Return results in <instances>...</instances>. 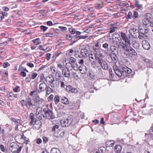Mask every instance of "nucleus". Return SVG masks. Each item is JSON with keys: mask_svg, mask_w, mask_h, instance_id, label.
Masks as SVG:
<instances>
[{"mask_svg": "<svg viewBox=\"0 0 153 153\" xmlns=\"http://www.w3.org/2000/svg\"><path fill=\"white\" fill-rule=\"evenodd\" d=\"M121 36L124 42H120V45L123 49L126 50L127 51L128 45L130 44V40L124 33L121 32Z\"/></svg>", "mask_w": 153, "mask_h": 153, "instance_id": "f257e3e1", "label": "nucleus"}, {"mask_svg": "<svg viewBox=\"0 0 153 153\" xmlns=\"http://www.w3.org/2000/svg\"><path fill=\"white\" fill-rule=\"evenodd\" d=\"M43 111L44 112V113L42 114L43 117L49 120L54 119L55 118V115L52 111L48 108H43Z\"/></svg>", "mask_w": 153, "mask_h": 153, "instance_id": "f03ea898", "label": "nucleus"}, {"mask_svg": "<svg viewBox=\"0 0 153 153\" xmlns=\"http://www.w3.org/2000/svg\"><path fill=\"white\" fill-rule=\"evenodd\" d=\"M10 149L13 153H19L22 149V147H19L18 146L16 143L13 142L10 145Z\"/></svg>", "mask_w": 153, "mask_h": 153, "instance_id": "7ed1b4c3", "label": "nucleus"}, {"mask_svg": "<svg viewBox=\"0 0 153 153\" xmlns=\"http://www.w3.org/2000/svg\"><path fill=\"white\" fill-rule=\"evenodd\" d=\"M73 121V120L72 118L68 117L66 119L61 121V124L63 127L68 126L72 123Z\"/></svg>", "mask_w": 153, "mask_h": 153, "instance_id": "20e7f679", "label": "nucleus"}, {"mask_svg": "<svg viewBox=\"0 0 153 153\" xmlns=\"http://www.w3.org/2000/svg\"><path fill=\"white\" fill-rule=\"evenodd\" d=\"M95 59L96 62L94 65L95 68L96 67L98 68L105 61L104 59L99 57H96Z\"/></svg>", "mask_w": 153, "mask_h": 153, "instance_id": "39448f33", "label": "nucleus"}, {"mask_svg": "<svg viewBox=\"0 0 153 153\" xmlns=\"http://www.w3.org/2000/svg\"><path fill=\"white\" fill-rule=\"evenodd\" d=\"M26 107L28 109L32 110L33 107L35 105V104L32 103L31 101V100L29 96L27 97V98L26 99Z\"/></svg>", "mask_w": 153, "mask_h": 153, "instance_id": "423d86ee", "label": "nucleus"}, {"mask_svg": "<svg viewBox=\"0 0 153 153\" xmlns=\"http://www.w3.org/2000/svg\"><path fill=\"white\" fill-rule=\"evenodd\" d=\"M62 74L63 76L70 78L71 77V73L69 70L67 68H64L62 70Z\"/></svg>", "mask_w": 153, "mask_h": 153, "instance_id": "0eeeda50", "label": "nucleus"}, {"mask_svg": "<svg viewBox=\"0 0 153 153\" xmlns=\"http://www.w3.org/2000/svg\"><path fill=\"white\" fill-rule=\"evenodd\" d=\"M129 32L131 35L134 38L137 37L139 32V30L135 28H133L129 30Z\"/></svg>", "mask_w": 153, "mask_h": 153, "instance_id": "6e6552de", "label": "nucleus"}, {"mask_svg": "<svg viewBox=\"0 0 153 153\" xmlns=\"http://www.w3.org/2000/svg\"><path fill=\"white\" fill-rule=\"evenodd\" d=\"M46 81H48L50 84L51 87L53 88V82L54 81V78L52 75H50L47 76L46 78Z\"/></svg>", "mask_w": 153, "mask_h": 153, "instance_id": "1a4fd4ad", "label": "nucleus"}, {"mask_svg": "<svg viewBox=\"0 0 153 153\" xmlns=\"http://www.w3.org/2000/svg\"><path fill=\"white\" fill-rule=\"evenodd\" d=\"M134 6H136V10H137L140 11L143 9V6L141 4H140L138 0H134Z\"/></svg>", "mask_w": 153, "mask_h": 153, "instance_id": "9d476101", "label": "nucleus"}, {"mask_svg": "<svg viewBox=\"0 0 153 153\" xmlns=\"http://www.w3.org/2000/svg\"><path fill=\"white\" fill-rule=\"evenodd\" d=\"M66 90L70 93H76L77 91L76 88H74L70 85L66 86Z\"/></svg>", "mask_w": 153, "mask_h": 153, "instance_id": "9b49d317", "label": "nucleus"}, {"mask_svg": "<svg viewBox=\"0 0 153 153\" xmlns=\"http://www.w3.org/2000/svg\"><path fill=\"white\" fill-rule=\"evenodd\" d=\"M88 55L89 60L91 63V66L95 68L94 65L96 62V59L94 58L93 54H90Z\"/></svg>", "mask_w": 153, "mask_h": 153, "instance_id": "f8f14e48", "label": "nucleus"}, {"mask_svg": "<svg viewBox=\"0 0 153 153\" xmlns=\"http://www.w3.org/2000/svg\"><path fill=\"white\" fill-rule=\"evenodd\" d=\"M113 68L116 75L118 76H121L123 73V71H122V70H120L117 68V66H114Z\"/></svg>", "mask_w": 153, "mask_h": 153, "instance_id": "ddd939ff", "label": "nucleus"}, {"mask_svg": "<svg viewBox=\"0 0 153 153\" xmlns=\"http://www.w3.org/2000/svg\"><path fill=\"white\" fill-rule=\"evenodd\" d=\"M142 45L143 48L145 50H149L150 48L149 43L146 40H145L142 41Z\"/></svg>", "mask_w": 153, "mask_h": 153, "instance_id": "4468645a", "label": "nucleus"}, {"mask_svg": "<svg viewBox=\"0 0 153 153\" xmlns=\"http://www.w3.org/2000/svg\"><path fill=\"white\" fill-rule=\"evenodd\" d=\"M78 69L80 73L82 74H85L87 73V67L83 65L80 66Z\"/></svg>", "mask_w": 153, "mask_h": 153, "instance_id": "2eb2a0df", "label": "nucleus"}, {"mask_svg": "<svg viewBox=\"0 0 153 153\" xmlns=\"http://www.w3.org/2000/svg\"><path fill=\"white\" fill-rule=\"evenodd\" d=\"M47 87V85L45 83L42 82L39 85V89L40 91H39L38 93H40V92L45 90Z\"/></svg>", "mask_w": 153, "mask_h": 153, "instance_id": "dca6fc26", "label": "nucleus"}, {"mask_svg": "<svg viewBox=\"0 0 153 153\" xmlns=\"http://www.w3.org/2000/svg\"><path fill=\"white\" fill-rule=\"evenodd\" d=\"M139 28L140 33H143L145 34L148 32V29L146 27H143L142 28H140V26H139Z\"/></svg>", "mask_w": 153, "mask_h": 153, "instance_id": "f3484780", "label": "nucleus"}, {"mask_svg": "<svg viewBox=\"0 0 153 153\" xmlns=\"http://www.w3.org/2000/svg\"><path fill=\"white\" fill-rule=\"evenodd\" d=\"M80 54L83 56L85 57L87 56L89 54V51L88 49L83 48L81 49L80 51Z\"/></svg>", "mask_w": 153, "mask_h": 153, "instance_id": "a211bd4d", "label": "nucleus"}, {"mask_svg": "<svg viewBox=\"0 0 153 153\" xmlns=\"http://www.w3.org/2000/svg\"><path fill=\"white\" fill-rule=\"evenodd\" d=\"M55 76L56 79H57L58 81L61 80V79H63V80H64L65 79L64 77H63L62 76L61 73L60 71L56 72L55 75Z\"/></svg>", "mask_w": 153, "mask_h": 153, "instance_id": "6ab92c4d", "label": "nucleus"}, {"mask_svg": "<svg viewBox=\"0 0 153 153\" xmlns=\"http://www.w3.org/2000/svg\"><path fill=\"white\" fill-rule=\"evenodd\" d=\"M63 79H62L61 80L58 81L57 84L56 85V87H58L59 85V83L60 84V87L61 88H64L66 86L64 82H63Z\"/></svg>", "mask_w": 153, "mask_h": 153, "instance_id": "aec40b11", "label": "nucleus"}, {"mask_svg": "<svg viewBox=\"0 0 153 153\" xmlns=\"http://www.w3.org/2000/svg\"><path fill=\"white\" fill-rule=\"evenodd\" d=\"M43 114H42L41 112L39 111H38V109H37L36 111V117L39 120H42V116H43Z\"/></svg>", "mask_w": 153, "mask_h": 153, "instance_id": "412c9836", "label": "nucleus"}, {"mask_svg": "<svg viewBox=\"0 0 153 153\" xmlns=\"http://www.w3.org/2000/svg\"><path fill=\"white\" fill-rule=\"evenodd\" d=\"M122 68L123 70L122 71H123V72H125L126 73L129 74L131 73L132 71V70L131 69L126 66L122 67Z\"/></svg>", "mask_w": 153, "mask_h": 153, "instance_id": "4be33fe9", "label": "nucleus"}, {"mask_svg": "<svg viewBox=\"0 0 153 153\" xmlns=\"http://www.w3.org/2000/svg\"><path fill=\"white\" fill-rule=\"evenodd\" d=\"M114 148L116 153H120L122 149V147L120 145H117L115 146Z\"/></svg>", "mask_w": 153, "mask_h": 153, "instance_id": "5701e85b", "label": "nucleus"}, {"mask_svg": "<svg viewBox=\"0 0 153 153\" xmlns=\"http://www.w3.org/2000/svg\"><path fill=\"white\" fill-rule=\"evenodd\" d=\"M133 47L136 49H138L140 47L139 43L136 41H133Z\"/></svg>", "mask_w": 153, "mask_h": 153, "instance_id": "b1692460", "label": "nucleus"}, {"mask_svg": "<svg viewBox=\"0 0 153 153\" xmlns=\"http://www.w3.org/2000/svg\"><path fill=\"white\" fill-rule=\"evenodd\" d=\"M93 48L95 52V58L96 57H98V55L101 52L100 49V48H96L94 47Z\"/></svg>", "mask_w": 153, "mask_h": 153, "instance_id": "393cba45", "label": "nucleus"}, {"mask_svg": "<svg viewBox=\"0 0 153 153\" xmlns=\"http://www.w3.org/2000/svg\"><path fill=\"white\" fill-rule=\"evenodd\" d=\"M103 70H107L108 68V66L107 63L106 61H105L103 63H102L100 66Z\"/></svg>", "mask_w": 153, "mask_h": 153, "instance_id": "a878e982", "label": "nucleus"}, {"mask_svg": "<svg viewBox=\"0 0 153 153\" xmlns=\"http://www.w3.org/2000/svg\"><path fill=\"white\" fill-rule=\"evenodd\" d=\"M150 19L149 18L145 17L143 20L142 22L144 25H146L149 24L150 22Z\"/></svg>", "mask_w": 153, "mask_h": 153, "instance_id": "bb28decb", "label": "nucleus"}, {"mask_svg": "<svg viewBox=\"0 0 153 153\" xmlns=\"http://www.w3.org/2000/svg\"><path fill=\"white\" fill-rule=\"evenodd\" d=\"M106 149L103 147H101L99 148L96 153H104V152L105 150Z\"/></svg>", "mask_w": 153, "mask_h": 153, "instance_id": "cd10ccee", "label": "nucleus"}, {"mask_svg": "<svg viewBox=\"0 0 153 153\" xmlns=\"http://www.w3.org/2000/svg\"><path fill=\"white\" fill-rule=\"evenodd\" d=\"M61 102L64 104H68V100L67 98L64 97L61 99Z\"/></svg>", "mask_w": 153, "mask_h": 153, "instance_id": "c85d7f7f", "label": "nucleus"}, {"mask_svg": "<svg viewBox=\"0 0 153 153\" xmlns=\"http://www.w3.org/2000/svg\"><path fill=\"white\" fill-rule=\"evenodd\" d=\"M51 153H61V152L59 149L53 148L51 150Z\"/></svg>", "mask_w": 153, "mask_h": 153, "instance_id": "c756f323", "label": "nucleus"}, {"mask_svg": "<svg viewBox=\"0 0 153 153\" xmlns=\"http://www.w3.org/2000/svg\"><path fill=\"white\" fill-rule=\"evenodd\" d=\"M74 38H75L77 40H79L80 39H85L87 38L88 37V36H82L81 35L80 36H74Z\"/></svg>", "mask_w": 153, "mask_h": 153, "instance_id": "7c9ffc66", "label": "nucleus"}, {"mask_svg": "<svg viewBox=\"0 0 153 153\" xmlns=\"http://www.w3.org/2000/svg\"><path fill=\"white\" fill-rule=\"evenodd\" d=\"M32 42H33L34 44L36 45H37L41 43V41L39 38L33 40Z\"/></svg>", "mask_w": 153, "mask_h": 153, "instance_id": "2f4dec72", "label": "nucleus"}, {"mask_svg": "<svg viewBox=\"0 0 153 153\" xmlns=\"http://www.w3.org/2000/svg\"><path fill=\"white\" fill-rule=\"evenodd\" d=\"M71 65V67L74 70L76 71L78 70L79 68V66H78V64H77V63L73 64Z\"/></svg>", "mask_w": 153, "mask_h": 153, "instance_id": "473e14b6", "label": "nucleus"}, {"mask_svg": "<svg viewBox=\"0 0 153 153\" xmlns=\"http://www.w3.org/2000/svg\"><path fill=\"white\" fill-rule=\"evenodd\" d=\"M76 63V59L75 58L71 57L70 58L69 63L71 65L73 64Z\"/></svg>", "mask_w": 153, "mask_h": 153, "instance_id": "72a5a7b5", "label": "nucleus"}, {"mask_svg": "<svg viewBox=\"0 0 153 153\" xmlns=\"http://www.w3.org/2000/svg\"><path fill=\"white\" fill-rule=\"evenodd\" d=\"M29 117L31 120L34 121V122H36V118L34 117V114L33 113H31L29 115Z\"/></svg>", "mask_w": 153, "mask_h": 153, "instance_id": "f704fd0d", "label": "nucleus"}, {"mask_svg": "<svg viewBox=\"0 0 153 153\" xmlns=\"http://www.w3.org/2000/svg\"><path fill=\"white\" fill-rule=\"evenodd\" d=\"M129 53L130 54H131L133 56H136L137 53L132 48H131L129 50Z\"/></svg>", "mask_w": 153, "mask_h": 153, "instance_id": "c9c22d12", "label": "nucleus"}, {"mask_svg": "<svg viewBox=\"0 0 153 153\" xmlns=\"http://www.w3.org/2000/svg\"><path fill=\"white\" fill-rule=\"evenodd\" d=\"M13 94L11 93H9L7 94V96L8 98L10 100H14L13 97Z\"/></svg>", "mask_w": 153, "mask_h": 153, "instance_id": "e433bc0d", "label": "nucleus"}, {"mask_svg": "<svg viewBox=\"0 0 153 153\" xmlns=\"http://www.w3.org/2000/svg\"><path fill=\"white\" fill-rule=\"evenodd\" d=\"M54 102L56 104H57L59 101V98L58 96L56 95L54 99Z\"/></svg>", "mask_w": 153, "mask_h": 153, "instance_id": "4c0bfd02", "label": "nucleus"}, {"mask_svg": "<svg viewBox=\"0 0 153 153\" xmlns=\"http://www.w3.org/2000/svg\"><path fill=\"white\" fill-rule=\"evenodd\" d=\"M146 34L143 33H140L139 32L138 36L140 39H142L145 38V37H146Z\"/></svg>", "mask_w": 153, "mask_h": 153, "instance_id": "58836bf2", "label": "nucleus"}, {"mask_svg": "<svg viewBox=\"0 0 153 153\" xmlns=\"http://www.w3.org/2000/svg\"><path fill=\"white\" fill-rule=\"evenodd\" d=\"M34 104H35V105L37 104H39L41 102V100L38 98H36L34 99Z\"/></svg>", "mask_w": 153, "mask_h": 153, "instance_id": "ea45409f", "label": "nucleus"}, {"mask_svg": "<svg viewBox=\"0 0 153 153\" xmlns=\"http://www.w3.org/2000/svg\"><path fill=\"white\" fill-rule=\"evenodd\" d=\"M103 47L105 49V51H108L109 50L108 45V44L105 43L102 45Z\"/></svg>", "mask_w": 153, "mask_h": 153, "instance_id": "a19ab883", "label": "nucleus"}, {"mask_svg": "<svg viewBox=\"0 0 153 153\" xmlns=\"http://www.w3.org/2000/svg\"><path fill=\"white\" fill-rule=\"evenodd\" d=\"M57 133L61 137L63 136L64 134V132L63 130H59L57 131Z\"/></svg>", "mask_w": 153, "mask_h": 153, "instance_id": "79ce46f5", "label": "nucleus"}, {"mask_svg": "<svg viewBox=\"0 0 153 153\" xmlns=\"http://www.w3.org/2000/svg\"><path fill=\"white\" fill-rule=\"evenodd\" d=\"M147 65L150 67H153V61L151 60H149V62L147 63Z\"/></svg>", "mask_w": 153, "mask_h": 153, "instance_id": "37998d69", "label": "nucleus"}, {"mask_svg": "<svg viewBox=\"0 0 153 153\" xmlns=\"http://www.w3.org/2000/svg\"><path fill=\"white\" fill-rule=\"evenodd\" d=\"M59 128V126L58 125H56L54 126L52 129V131L53 132H55L56 131V129H58Z\"/></svg>", "mask_w": 153, "mask_h": 153, "instance_id": "c03bdc74", "label": "nucleus"}, {"mask_svg": "<svg viewBox=\"0 0 153 153\" xmlns=\"http://www.w3.org/2000/svg\"><path fill=\"white\" fill-rule=\"evenodd\" d=\"M13 90L14 92H18L20 90V87L19 86H16Z\"/></svg>", "mask_w": 153, "mask_h": 153, "instance_id": "a18cd8bd", "label": "nucleus"}, {"mask_svg": "<svg viewBox=\"0 0 153 153\" xmlns=\"http://www.w3.org/2000/svg\"><path fill=\"white\" fill-rule=\"evenodd\" d=\"M133 18L134 19H135L137 18L138 16V13L137 12L135 11L134 12L133 14Z\"/></svg>", "mask_w": 153, "mask_h": 153, "instance_id": "49530a36", "label": "nucleus"}, {"mask_svg": "<svg viewBox=\"0 0 153 153\" xmlns=\"http://www.w3.org/2000/svg\"><path fill=\"white\" fill-rule=\"evenodd\" d=\"M20 103L22 106H25L26 107V100H23L20 101Z\"/></svg>", "mask_w": 153, "mask_h": 153, "instance_id": "de8ad7c7", "label": "nucleus"}, {"mask_svg": "<svg viewBox=\"0 0 153 153\" xmlns=\"http://www.w3.org/2000/svg\"><path fill=\"white\" fill-rule=\"evenodd\" d=\"M38 74L35 72L33 73L31 75V78L32 79H35L37 76Z\"/></svg>", "mask_w": 153, "mask_h": 153, "instance_id": "09e8293b", "label": "nucleus"}, {"mask_svg": "<svg viewBox=\"0 0 153 153\" xmlns=\"http://www.w3.org/2000/svg\"><path fill=\"white\" fill-rule=\"evenodd\" d=\"M128 18L129 19H131L132 18H133V14L130 11L129 12L128 15Z\"/></svg>", "mask_w": 153, "mask_h": 153, "instance_id": "8fccbe9b", "label": "nucleus"}, {"mask_svg": "<svg viewBox=\"0 0 153 153\" xmlns=\"http://www.w3.org/2000/svg\"><path fill=\"white\" fill-rule=\"evenodd\" d=\"M10 64L7 62H4L3 64V66L4 68H6L10 66Z\"/></svg>", "mask_w": 153, "mask_h": 153, "instance_id": "3c124183", "label": "nucleus"}, {"mask_svg": "<svg viewBox=\"0 0 153 153\" xmlns=\"http://www.w3.org/2000/svg\"><path fill=\"white\" fill-rule=\"evenodd\" d=\"M40 27L41 29L43 30V32L45 31L48 28V27L43 25L41 26Z\"/></svg>", "mask_w": 153, "mask_h": 153, "instance_id": "603ef678", "label": "nucleus"}, {"mask_svg": "<svg viewBox=\"0 0 153 153\" xmlns=\"http://www.w3.org/2000/svg\"><path fill=\"white\" fill-rule=\"evenodd\" d=\"M117 28V27H113V28H110L109 29V33H113V32H114L115 31V28Z\"/></svg>", "mask_w": 153, "mask_h": 153, "instance_id": "864d4df0", "label": "nucleus"}, {"mask_svg": "<svg viewBox=\"0 0 153 153\" xmlns=\"http://www.w3.org/2000/svg\"><path fill=\"white\" fill-rule=\"evenodd\" d=\"M51 54L50 53H48L46 54V56L47 60L48 61L49 60L51 57Z\"/></svg>", "mask_w": 153, "mask_h": 153, "instance_id": "5fc2aeb1", "label": "nucleus"}, {"mask_svg": "<svg viewBox=\"0 0 153 153\" xmlns=\"http://www.w3.org/2000/svg\"><path fill=\"white\" fill-rule=\"evenodd\" d=\"M52 89L49 87H47L46 90V93L48 94L50 93L51 92V90Z\"/></svg>", "mask_w": 153, "mask_h": 153, "instance_id": "6e6d98bb", "label": "nucleus"}, {"mask_svg": "<svg viewBox=\"0 0 153 153\" xmlns=\"http://www.w3.org/2000/svg\"><path fill=\"white\" fill-rule=\"evenodd\" d=\"M66 38L67 40H71L72 39V36L69 34L66 35Z\"/></svg>", "mask_w": 153, "mask_h": 153, "instance_id": "4d7b16f0", "label": "nucleus"}, {"mask_svg": "<svg viewBox=\"0 0 153 153\" xmlns=\"http://www.w3.org/2000/svg\"><path fill=\"white\" fill-rule=\"evenodd\" d=\"M60 53H57L54 54L53 55V56L52 57V58H53V60H55L56 58V57L57 56H58Z\"/></svg>", "mask_w": 153, "mask_h": 153, "instance_id": "13d9d810", "label": "nucleus"}, {"mask_svg": "<svg viewBox=\"0 0 153 153\" xmlns=\"http://www.w3.org/2000/svg\"><path fill=\"white\" fill-rule=\"evenodd\" d=\"M111 58L113 60L116 61L117 60V58L115 54L113 56H111Z\"/></svg>", "mask_w": 153, "mask_h": 153, "instance_id": "bf43d9fd", "label": "nucleus"}, {"mask_svg": "<svg viewBox=\"0 0 153 153\" xmlns=\"http://www.w3.org/2000/svg\"><path fill=\"white\" fill-rule=\"evenodd\" d=\"M69 31L72 34H74L76 32V30L73 28L70 29Z\"/></svg>", "mask_w": 153, "mask_h": 153, "instance_id": "052dcab7", "label": "nucleus"}, {"mask_svg": "<svg viewBox=\"0 0 153 153\" xmlns=\"http://www.w3.org/2000/svg\"><path fill=\"white\" fill-rule=\"evenodd\" d=\"M20 75L22 76L25 77L26 76V74L25 72L24 71H22L20 73Z\"/></svg>", "mask_w": 153, "mask_h": 153, "instance_id": "680f3d73", "label": "nucleus"}, {"mask_svg": "<svg viewBox=\"0 0 153 153\" xmlns=\"http://www.w3.org/2000/svg\"><path fill=\"white\" fill-rule=\"evenodd\" d=\"M51 70L53 71L52 73L53 74H56V68L55 67H53L51 68Z\"/></svg>", "mask_w": 153, "mask_h": 153, "instance_id": "e2e57ef3", "label": "nucleus"}, {"mask_svg": "<svg viewBox=\"0 0 153 153\" xmlns=\"http://www.w3.org/2000/svg\"><path fill=\"white\" fill-rule=\"evenodd\" d=\"M142 60L144 62H145L147 64L149 62V59L146 58H142Z\"/></svg>", "mask_w": 153, "mask_h": 153, "instance_id": "0e129e2a", "label": "nucleus"}, {"mask_svg": "<svg viewBox=\"0 0 153 153\" xmlns=\"http://www.w3.org/2000/svg\"><path fill=\"white\" fill-rule=\"evenodd\" d=\"M72 75L73 76L74 78H75L76 79H77L78 78V75H76V73L75 72H73L72 74Z\"/></svg>", "mask_w": 153, "mask_h": 153, "instance_id": "69168bd1", "label": "nucleus"}, {"mask_svg": "<svg viewBox=\"0 0 153 153\" xmlns=\"http://www.w3.org/2000/svg\"><path fill=\"white\" fill-rule=\"evenodd\" d=\"M102 6L100 4H97V5H95V7L96 9H100L102 8Z\"/></svg>", "mask_w": 153, "mask_h": 153, "instance_id": "338daca9", "label": "nucleus"}, {"mask_svg": "<svg viewBox=\"0 0 153 153\" xmlns=\"http://www.w3.org/2000/svg\"><path fill=\"white\" fill-rule=\"evenodd\" d=\"M0 149L1 151L2 152H4L5 149L4 146L2 145H0Z\"/></svg>", "mask_w": 153, "mask_h": 153, "instance_id": "774afa93", "label": "nucleus"}]
</instances>
